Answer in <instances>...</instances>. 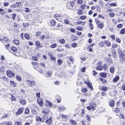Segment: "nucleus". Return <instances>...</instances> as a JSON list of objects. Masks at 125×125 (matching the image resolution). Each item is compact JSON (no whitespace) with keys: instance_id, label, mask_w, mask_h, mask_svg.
Instances as JSON below:
<instances>
[{"instance_id":"nucleus-58","label":"nucleus","mask_w":125,"mask_h":125,"mask_svg":"<svg viewBox=\"0 0 125 125\" xmlns=\"http://www.w3.org/2000/svg\"><path fill=\"white\" fill-rule=\"evenodd\" d=\"M50 57L51 58V60H52L53 61H55L56 58L55 57L53 56H50Z\"/></svg>"},{"instance_id":"nucleus-51","label":"nucleus","mask_w":125,"mask_h":125,"mask_svg":"<svg viewBox=\"0 0 125 125\" xmlns=\"http://www.w3.org/2000/svg\"><path fill=\"white\" fill-rule=\"evenodd\" d=\"M115 15L114 13H110L109 14V15L110 17H113Z\"/></svg>"},{"instance_id":"nucleus-7","label":"nucleus","mask_w":125,"mask_h":125,"mask_svg":"<svg viewBox=\"0 0 125 125\" xmlns=\"http://www.w3.org/2000/svg\"><path fill=\"white\" fill-rule=\"evenodd\" d=\"M52 118L50 117L45 122L48 125H50L52 123Z\"/></svg>"},{"instance_id":"nucleus-49","label":"nucleus","mask_w":125,"mask_h":125,"mask_svg":"<svg viewBox=\"0 0 125 125\" xmlns=\"http://www.w3.org/2000/svg\"><path fill=\"white\" fill-rule=\"evenodd\" d=\"M114 111L116 113H118L120 112V110L119 108H116L115 109Z\"/></svg>"},{"instance_id":"nucleus-13","label":"nucleus","mask_w":125,"mask_h":125,"mask_svg":"<svg viewBox=\"0 0 125 125\" xmlns=\"http://www.w3.org/2000/svg\"><path fill=\"white\" fill-rule=\"evenodd\" d=\"M107 74L106 73L104 72H102L100 73V75L104 78H105L106 77Z\"/></svg>"},{"instance_id":"nucleus-24","label":"nucleus","mask_w":125,"mask_h":125,"mask_svg":"<svg viewBox=\"0 0 125 125\" xmlns=\"http://www.w3.org/2000/svg\"><path fill=\"white\" fill-rule=\"evenodd\" d=\"M22 120L20 122L17 121L15 123V125H22Z\"/></svg>"},{"instance_id":"nucleus-21","label":"nucleus","mask_w":125,"mask_h":125,"mask_svg":"<svg viewBox=\"0 0 125 125\" xmlns=\"http://www.w3.org/2000/svg\"><path fill=\"white\" fill-rule=\"evenodd\" d=\"M62 25L60 23H58L57 26L55 28L56 30H58L59 29H60L62 28Z\"/></svg>"},{"instance_id":"nucleus-52","label":"nucleus","mask_w":125,"mask_h":125,"mask_svg":"<svg viewBox=\"0 0 125 125\" xmlns=\"http://www.w3.org/2000/svg\"><path fill=\"white\" fill-rule=\"evenodd\" d=\"M118 45L115 44H113L112 45V47L113 48H115L118 47Z\"/></svg>"},{"instance_id":"nucleus-42","label":"nucleus","mask_w":125,"mask_h":125,"mask_svg":"<svg viewBox=\"0 0 125 125\" xmlns=\"http://www.w3.org/2000/svg\"><path fill=\"white\" fill-rule=\"evenodd\" d=\"M123 26V25L121 24H118L117 25V27L118 28H122Z\"/></svg>"},{"instance_id":"nucleus-59","label":"nucleus","mask_w":125,"mask_h":125,"mask_svg":"<svg viewBox=\"0 0 125 125\" xmlns=\"http://www.w3.org/2000/svg\"><path fill=\"white\" fill-rule=\"evenodd\" d=\"M10 83L11 85H12L13 87H14L15 86V84L14 82L13 81H10Z\"/></svg>"},{"instance_id":"nucleus-40","label":"nucleus","mask_w":125,"mask_h":125,"mask_svg":"<svg viewBox=\"0 0 125 125\" xmlns=\"http://www.w3.org/2000/svg\"><path fill=\"white\" fill-rule=\"evenodd\" d=\"M11 50L13 51H15L17 50V49L16 47L13 46L11 47Z\"/></svg>"},{"instance_id":"nucleus-11","label":"nucleus","mask_w":125,"mask_h":125,"mask_svg":"<svg viewBox=\"0 0 125 125\" xmlns=\"http://www.w3.org/2000/svg\"><path fill=\"white\" fill-rule=\"evenodd\" d=\"M109 104L111 107H113L115 105V102L113 100H111L109 101Z\"/></svg>"},{"instance_id":"nucleus-62","label":"nucleus","mask_w":125,"mask_h":125,"mask_svg":"<svg viewBox=\"0 0 125 125\" xmlns=\"http://www.w3.org/2000/svg\"><path fill=\"white\" fill-rule=\"evenodd\" d=\"M93 74L94 76H95V75L97 74V73L95 71H93Z\"/></svg>"},{"instance_id":"nucleus-37","label":"nucleus","mask_w":125,"mask_h":125,"mask_svg":"<svg viewBox=\"0 0 125 125\" xmlns=\"http://www.w3.org/2000/svg\"><path fill=\"white\" fill-rule=\"evenodd\" d=\"M118 52L120 55L124 54V53L122 52L120 48L118 49Z\"/></svg>"},{"instance_id":"nucleus-8","label":"nucleus","mask_w":125,"mask_h":125,"mask_svg":"<svg viewBox=\"0 0 125 125\" xmlns=\"http://www.w3.org/2000/svg\"><path fill=\"white\" fill-rule=\"evenodd\" d=\"M120 58L121 62H124L125 60V56L124 54L120 55Z\"/></svg>"},{"instance_id":"nucleus-50","label":"nucleus","mask_w":125,"mask_h":125,"mask_svg":"<svg viewBox=\"0 0 125 125\" xmlns=\"http://www.w3.org/2000/svg\"><path fill=\"white\" fill-rule=\"evenodd\" d=\"M79 15H81L83 14L82 11L81 10H80L78 11L77 13Z\"/></svg>"},{"instance_id":"nucleus-61","label":"nucleus","mask_w":125,"mask_h":125,"mask_svg":"<svg viewBox=\"0 0 125 125\" xmlns=\"http://www.w3.org/2000/svg\"><path fill=\"white\" fill-rule=\"evenodd\" d=\"M2 79H3L4 80L7 82H8V79L6 77L4 76H3Z\"/></svg>"},{"instance_id":"nucleus-45","label":"nucleus","mask_w":125,"mask_h":125,"mask_svg":"<svg viewBox=\"0 0 125 125\" xmlns=\"http://www.w3.org/2000/svg\"><path fill=\"white\" fill-rule=\"evenodd\" d=\"M24 37L25 38L27 39H28L29 38V35L27 34H24Z\"/></svg>"},{"instance_id":"nucleus-10","label":"nucleus","mask_w":125,"mask_h":125,"mask_svg":"<svg viewBox=\"0 0 125 125\" xmlns=\"http://www.w3.org/2000/svg\"><path fill=\"white\" fill-rule=\"evenodd\" d=\"M98 64V65L96 69L97 70L101 71L103 69L102 66L101 65V63L100 62Z\"/></svg>"},{"instance_id":"nucleus-16","label":"nucleus","mask_w":125,"mask_h":125,"mask_svg":"<svg viewBox=\"0 0 125 125\" xmlns=\"http://www.w3.org/2000/svg\"><path fill=\"white\" fill-rule=\"evenodd\" d=\"M49 111V109L48 108H44L42 111V113L44 114H48Z\"/></svg>"},{"instance_id":"nucleus-4","label":"nucleus","mask_w":125,"mask_h":125,"mask_svg":"<svg viewBox=\"0 0 125 125\" xmlns=\"http://www.w3.org/2000/svg\"><path fill=\"white\" fill-rule=\"evenodd\" d=\"M28 82V86L29 87H31L34 85L35 84V82L33 81H31L29 80L27 81Z\"/></svg>"},{"instance_id":"nucleus-63","label":"nucleus","mask_w":125,"mask_h":125,"mask_svg":"<svg viewBox=\"0 0 125 125\" xmlns=\"http://www.w3.org/2000/svg\"><path fill=\"white\" fill-rule=\"evenodd\" d=\"M110 37H111V38L113 39V40H114L115 39V37L114 35H111L110 36Z\"/></svg>"},{"instance_id":"nucleus-15","label":"nucleus","mask_w":125,"mask_h":125,"mask_svg":"<svg viewBox=\"0 0 125 125\" xmlns=\"http://www.w3.org/2000/svg\"><path fill=\"white\" fill-rule=\"evenodd\" d=\"M70 123L73 125H76L77 123L74 120L71 119L70 120Z\"/></svg>"},{"instance_id":"nucleus-26","label":"nucleus","mask_w":125,"mask_h":125,"mask_svg":"<svg viewBox=\"0 0 125 125\" xmlns=\"http://www.w3.org/2000/svg\"><path fill=\"white\" fill-rule=\"evenodd\" d=\"M106 60H107V62L110 63H112L113 60L109 58H107Z\"/></svg>"},{"instance_id":"nucleus-53","label":"nucleus","mask_w":125,"mask_h":125,"mask_svg":"<svg viewBox=\"0 0 125 125\" xmlns=\"http://www.w3.org/2000/svg\"><path fill=\"white\" fill-rule=\"evenodd\" d=\"M72 47L74 48H75L77 46V44L76 43H73L72 44Z\"/></svg>"},{"instance_id":"nucleus-14","label":"nucleus","mask_w":125,"mask_h":125,"mask_svg":"<svg viewBox=\"0 0 125 125\" xmlns=\"http://www.w3.org/2000/svg\"><path fill=\"white\" fill-rule=\"evenodd\" d=\"M104 44L107 47H109L111 45L110 42L108 40H105L104 41Z\"/></svg>"},{"instance_id":"nucleus-56","label":"nucleus","mask_w":125,"mask_h":125,"mask_svg":"<svg viewBox=\"0 0 125 125\" xmlns=\"http://www.w3.org/2000/svg\"><path fill=\"white\" fill-rule=\"evenodd\" d=\"M13 19V20H15V17L16 16V14L15 13L13 14L12 15Z\"/></svg>"},{"instance_id":"nucleus-41","label":"nucleus","mask_w":125,"mask_h":125,"mask_svg":"<svg viewBox=\"0 0 125 125\" xmlns=\"http://www.w3.org/2000/svg\"><path fill=\"white\" fill-rule=\"evenodd\" d=\"M16 5L18 7H20L21 5V3L20 2H17L16 4Z\"/></svg>"},{"instance_id":"nucleus-38","label":"nucleus","mask_w":125,"mask_h":125,"mask_svg":"<svg viewBox=\"0 0 125 125\" xmlns=\"http://www.w3.org/2000/svg\"><path fill=\"white\" fill-rule=\"evenodd\" d=\"M57 45L56 43H54L50 46V47L52 48H54L57 46Z\"/></svg>"},{"instance_id":"nucleus-28","label":"nucleus","mask_w":125,"mask_h":125,"mask_svg":"<svg viewBox=\"0 0 125 125\" xmlns=\"http://www.w3.org/2000/svg\"><path fill=\"white\" fill-rule=\"evenodd\" d=\"M99 79L102 82V84L105 83L106 82V80L101 78H99Z\"/></svg>"},{"instance_id":"nucleus-33","label":"nucleus","mask_w":125,"mask_h":125,"mask_svg":"<svg viewBox=\"0 0 125 125\" xmlns=\"http://www.w3.org/2000/svg\"><path fill=\"white\" fill-rule=\"evenodd\" d=\"M101 90L105 91H107L108 90V88L106 87L103 86L101 88Z\"/></svg>"},{"instance_id":"nucleus-12","label":"nucleus","mask_w":125,"mask_h":125,"mask_svg":"<svg viewBox=\"0 0 125 125\" xmlns=\"http://www.w3.org/2000/svg\"><path fill=\"white\" fill-rule=\"evenodd\" d=\"M82 123L83 125H90L89 123V121L86 120H83Z\"/></svg>"},{"instance_id":"nucleus-19","label":"nucleus","mask_w":125,"mask_h":125,"mask_svg":"<svg viewBox=\"0 0 125 125\" xmlns=\"http://www.w3.org/2000/svg\"><path fill=\"white\" fill-rule=\"evenodd\" d=\"M52 72L51 71H49L47 72L46 77H48L51 76Z\"/></svg>"},{"instance_id":"nucleus-25","label":"nucleus","mask_w":125,"mask_h":125,"mask_svg":"<svg viewBox=\"0 0 125 125\" xmlns=\"http://www.w3.org/2000/svg\"><path fill=\"white\" fill-rule=\"evenodd\" d=\"M20 103L21 104L24 105L26 104V101L25 100L22 99L20 101Z\"/></svg>"},{"instance_id":"nucleus-54","label":"nucleus","mask_w":125,"mask_h":125,"mask_svg":"<svg viewBox=\"0 0 125 125\" xmlns=\"http://www.w3.org/2000/svg\"><path fill=\"white\" fill-rule=\"evenodd\" d=\"M60 17V16L58 14H55V16H54V18L56 19V20H57L58 19L57 18V17Z\"/></svg>"},{"instance_id":"nucleus-43","label":"nucleus","mask_w":125,"mask_h":125,"mask_svg":"<svg viewBox=\"0 0 125 125\" xmlns=\"http://www.w3.org/2000/svg\"><path fill=\"white\" fill-rule=\"evenodd\" d=\"M32 58L33 60L34 61H37L38 60V57H37L33 56L32 57Z\"/></svg>"},{"instance_id":"nucleus-34","label":"nucleus","mask_w":125,"mask_h":125,"mask_svg":"<svg viewBox=\"0 0 125 125\" xmlns=\"http://www.w3.org/2000/svg\"><path fill=\"white\" fill-rule=\"evenodd\" d=\"M14 43L16 45H18L19 44V41L17 40H15L13 41Z\"/></svg>"},{"instance_id":"nucleus-18","label":"nucleus","mask_w":125,"mask_h":125,"mask_svg":"<svg viewBox=\"0 0 125 125\" xmlns=\"http://www.w3.org/2000/svg\"><path fill=\"white\" fill-rule=\"evenodd\" d=\"M65 108L63 106L58 107L57 108V109L61 111H64L65 110Z\"/></svg>"},{"instance_id":"nucleus-30","label":"nucleus","mask_w":125,"mask_h":125,"mask_svg":"<svg viewBox=\"0 0 125 125\" xmlns=\"http://www.w3.org/2000/svg\"><path fill=\"white\" fill-rule=\"evenodd\" d=\"M51 26H54L56 24L55 21L54 20H52L50 22Z\"/></svg>"},{"instance_id":"nucleus-29","label":"nucleus","mask_w":125,"mask_h":125,"mask_svg":"<svg viewBox=\"0 0 125 125\" xmlns=\"http://www.w3.org/2000/svg\"><path fill=\"white\" fill-rule=\"evenodd\" d=\"M120 33L121 34H124L125 33V29L123 28L122 29L120 32Z\"/></svg>"},{"instance_id":"nucleus-22","label":"nucleus","mask_w":125,"mask_h":125,"mask_svg":"<svg viewBox=\"0 0 125 125\" xmlns=\"http://www.w3.org/2000/svg\"><path fill=\"white\" fill-rule=\"evenodd\" d=\"M23 10L26 12H29L30 11V9L28 8L25 7L23 8Z\"/></svg>"},{"instance_id":"nucleus-5","label":"nucleus","mask_w":125,"mask_h":125,"mask_svg":"<svg viewBox=\"0 0 125 125\" xmlns=\"http://www.w3.org/2000/svg\"><path fill=\"white\" fill-rule=\"evenodd\" d=\"M24 109L23 107L19 108L16 113V115H20L22 113Z\"/></svg>"},{"instance_id":"nucleus-2","label":"nucleus","mask_w":125,"mask_h":125,"mask_svg":"<svg viewBox=\"0 0 125 125\" xmlns=\"http://www.w3.org/2000/svg\"><path fill=\"white\" fill-rule=\"evenodd\" d=\"M95 21L98 25V27L100 29H102L104 26V24L100 22L98 19H96Z\"/></svg>"},{"instance_id":"nucleus-35","label":"nucleus","mask_w":125,"mask_h":125,"mask_svg":"<svg viewBox=\"0 0 125 125\" xmlns=\"http://www.w3.org/2000/svg\"><path fill=\"white\" fill-rule=\"evenodd\" d=\"M57 62L58 64L59 65H61L62 63V60L61 59H59L58 60Z\"/></svg>"},{"instance_id":"nucleus-23","label":"nucleus","mask_w":125,"mask_h":125,"mask_svg":"<svg viewBox=\"0 0 125 125\" xmlns=\"http://www.w3.org/2000/svg\"><path fill=\"white\" fill-rule=\"evenodd\" d=\"M110 72L112 74H113L115 71V68L113 67H111L109 69Z\"/></svg>"},{"instance_id":"nucleus-3","label":"nucleus","mask_w":125,"mask_h":125,"mask_svg":"<svg viewBox=\"0 0 125 125\" xmlns=\"http://www.w3.org/2000/svg\"><path fill=\"white\" fill-rule=\"evenodd\" d=\"M6 74L9 77L15 76V74L14 73L10 70H8L7 71Z\"/></svg>"},{"instance_id":"nucleus-47","label":"nucleus","mask_w":125,"mask_h":125,"mask_svg":"<svg viewBox=\"0 0 125 125\" xmlns=\"http://www.w3.org/2000/svg\"><path fill=\"white\" fill-rule=\"evenodd\" d=\"M6 123H5L6 124V125H12V123L10 121H9L7 122H6Z\"/></svg>"},{"instance_id":"nucleus-9","label":"nucleus","mask_w":125,"mask_h":125,"mask_svg":"<svg viewBox=\"0 0 125 125\" xmlns=\"http://www.w3.org/2000/svg\"><path fill=\"white\" fill-rule=\"evenodd\" d=\"M45 104L46 106L48 107H51L52 106V104L51 103L47 100H46L45 101Z\"/></svg>"},{"instance_id":"nucleus-31","label":"nucleus","mask_w":125,"mask_h":125,"mask_svg":"<svg viewBox=\"0 0 125 125\" xmlns=\"http://www.w3.org/2000/svg\"><path fill=\"white\" fill-rule=\"evenodd\" d=\"M92 83H89L87 85L88 86V87H89L91 90H93V87L92 86Z\"/></svg>"},{"instance_id":"nucleus-64","label":"nucleus","mask_w":125,"mask_h":125,"mask_svg":"<svg viewBox=\"0 0 125 125\" xmlns=\"http://www.w3.org/2000/svg\"><path fill=\"white\" fill-rule=\"evenodd\" d=\"M16 78L17 79L18 81H20L21 80V78L19 76L17 75Z\"/></svg>"},{"instance_id":"nucleus-55","label":"nucleus","mask_w":125,"mask_h":125,"mask_svg":"<svg viewBox=\"0 0 125 125\" xmlns=\"http://www.w3.org/2000/svg\"><path fill=\"white\" fill-rule=\"evenodd\" d=\"M87 89L86 88H84L81 89V91L82 92L85 93L87 91Z\"/></svg>"},{"instance_id":"nucleus-48","label":"nucleus","mask_w":125,"mask_h":125,"mask_svg":"<svg viewBox=\"0 0 125 125\" xmlns=\"http://www.w3.org/2000/svg\"><path fill=\"white\" fill-rule=\"evenodd\" d=\"M29 109L28 108H26L25 110V113L26 114H28L29 113Z\"/></svg>"},{"instance_id":"nucleus-46","label":"nucleus","mask_w":125,"mask_h":125,"mask_svg":"<svg viewBox=\"0 0 125 125\" xmlns=\"http://www.w3.org/2000/svg\"><path fill=\"white\" fill-rule=\"evenodd\" d=\"M83 2V0H78L77 1V3L79 4H81Z\"/></svg>"},{"instance_id":"nucleus-27","label":"nucleus","mask_w":125,"mask_h":125,"mask_svg":"<svg viewBox=\"0 0 125 125\" xmlns=\"http://www.w3.org/2000/svg\"><path fill=\"white\" fill-rule=\"evenodd\" d=\"M104 41L101 42L99 43V45L100 47H104Z\"/></svg>"},{"instance_id":"nucleus-36","label":"nucleus","mask_w":125,"mask_h":125,"mask_svg":"<svg viewBox=\"0 0 125 125\" xmlns=\"http://www.w3.org/2000/svg\"><path fill=\"white\" fill-rule=\"evenodd\" d=\"M36 120L37 121H40L41 122H42V119L40 117H37Z\"/></svg>"},{"instance_id":"nucleus-6","label":"nucleus","mask_w":125,"mask_h":125,"mask_svg":"<svg viewBox=\"0 0 125 125\" xmlns=\"http://www.w3.org/2000/svg\"><path fill=\"white\" fill-rule=\"evenodd\" d=\"M37 102L39 105L41 106L43 105V101L42 99L40 98H38L37 99Z\"/></svg>"},{"instance_id":"nucleus-32","label":"nucleus","mask_w":125,"mask_h":125,"mask_svg":"<svg viewBox=\"0 0 125 125\" xmlns=\"http://www.w3.org/2000/svg\"><path fill=\"white\" fill-rule=\"evenodd\" d=\"M59 42L62 44H64L65 42V40L63 39H61L59 40Z\"/></svg>"},{"instance_id":"nucleus-17","label":"nucleus","mask_w":125,"mask_h":125,"mask_svg":"<svg viewBox=\"0 0 125 125\" xmlns=\"http://www.w3.org/2000/svg\"><path fill=\"white\" fill-rule=\"evenodd\" d=\"M2 40L4 42V43L10 41L8 38L7 37H4L3 38Z\"/></svg>"},{"instance_id":"nucleus-20","label":"nucleus","mask_w":125,"mask_h":125,"mask_svg":"<svg viewBox=\"0 0 125 125\" xmlns=\"http://www.w3.org/2000/svg\"><path fill=\"white\" fill-rule=\"evenodd\" d=\"M119 78V77L118 76H116L113 79V82H116L118 81Z\"/></svg>"},{"instance_id":"nucleus-1","label":"nucleus","mask_w":125,"mask_h":125,"mask_svg":"<svg viewBox=\"0 0 125 125\" xmlns=\"http://www.w3.org/2000/svg\"><path fill=\"white\" fill-rule=\"evenodd\" d=\"M96 107V104L94 102H91L89 106L86 107V108L88 110L91 111H93L94 110Z\"/></svg>"},{"instance_id":"nucleus-44","label":"nucleus","mask_w":125,"mask_h":125,"mask_svg":"<svg viewBox=\"0 0 125 125\" xmlns=\"http://www.w3.org/2000/svg\"><path fill=\"white\" fill-rule=\"evenodd\" d=\"M86 16L85 15H83L82 16H81L80 17V19L82 20H84L86 19Z\"/></svg>"},{"instance_id":"nucleus-57","label":"nucleus","mask_w":125,"mask_h":125,"mask_svg":"<svg viewBox=\"0 0 125 125\" xmlns=\"http://www.w3.org/2000/svg\"><path fill=\"white\" fill-rule=\"evenodd\" d=\"M86 6V5L85 4H83L82 5L80 6L81 8L82 9H84Z\"/></svg>"},{"instance_id":"nucleus-39","label":"nucleus","mask_w":125,"mask_h":125,"mask_svg":"<svg viewBox=\"0 0 125 125\" xmlns=\"http://www.w3.org/2000/svg\"><path fill=\"white\" fill-rule=\"evenodd\" d=\"M68 59L72 63H73L74 62V59L73 58H72V57L70 56L69 57Z\"/></svg>"},{"instance_id":"nucleus-60","label":"nucleus","mask_w":125,"mask_h":125,"mask_svg":"<svg viewBox=\"0 0 125 125\" xmlns=\"http://www.w3.org/2000/svg\"><path fill=\"white\" fill-rule=\"evenodd\" d=\"M110 6H116V4L115 3H112L109 4Z\"/></svg>"}]
</instances>
